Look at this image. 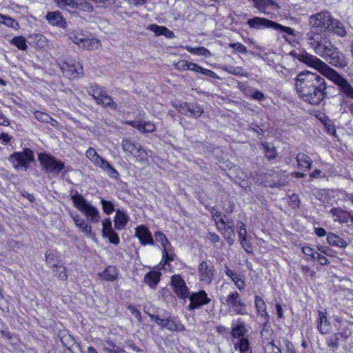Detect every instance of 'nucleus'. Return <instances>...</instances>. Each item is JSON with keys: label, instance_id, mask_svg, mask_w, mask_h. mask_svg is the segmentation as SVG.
Wrapping results in <instances>:
<instances>
[{"label": "nucleus", "instance_id": "obj_58", "mask_svg": "<svg viewBox=\"0 0 353 353\" xmlns=\"http://www.w3.org/2000/svg\"><path fill=\"white\" fill-rule=\"evenodd\" d=\"M97 8H101L104 6L112 5L116 2V0H91Z\"/></svg>", "mask_w": 353, "mask_h": 353}, {"label": "nucleus", "instance_id": "obj_19", "mask_svg": "<svg viewBox=\"0 0 353 353\" xmlns=\"http://www.w3.org/2000/svg\"><path fill=\"white\" fill-rule=\"evenodd\" d=\"M254 304L257 314L264 321L263 325L265 327L270 319V316L266 310V304L264 300L259 296H255Z\"/></svg>", "mask_w": 353, "mask_h": 353}, {"label": "nucleus", "instance_id": "obj_24", "mask_svg": "<svg viewBox=\"0 0 353 353\" xmlns=\"http://www.w3.org/2000/svg\"><path fill=\"white\" fill-rule=\"evenodd\" d=\"M254 2V7L257 8L261 13L269 14L270 12L267 10L268 7L278 8L276 3L273 0H252Z\"/></svg>", "mask_w": 353, "mask_h": 353}, {"label": "nucleus", "instance_id": "obj_9", "mask_svg": "<svg viewBox=\"0 0 353 353\" xmlns=\"http://www.w3.org/2000/svg\"><path fill=\"white\" fill-rule=\"evenodd\" d=\"M198 279L203 284H210L215 276V268L212 263L202 261L197 268Z\"/></svg>", "mask_w": 353, "mask_h": 353}, {"label": "nucleus", "instance_id": "obj_55", "mask_svg": "<svg viewBox=\"0 0 353 353\" xmlns=\"http://www.w3.org/2000/svg\"><path fill=\"white\" fill-rule=\"evenodd\" d=\"M190 63L188 61H179L174 64V67L178 70H188L190 68Z\"/></svg>", "mask_w": 353, "mask_h": 353}, {"label": "nucleus", "instance_id": "obj_22", "mask_svg": "<svg viewBox=\"0 0 353 353\" xmlns=\"http://www.w3.org/2000/svg\"><path fill=\"white\" fill-rule=\"evenodd\" d=\"M179 111L185 115L190 113V116L194 118L199 117L203 113V108L198 104H192L189 106H181Z\"/></svg>", "mask_w": 353, "mask_h": 353}, {"label": "nucleus", "instance_id": "obj_37", "mask_svg": "<svg viewBox=\"0 0 353 353\" xmlns=\"http://www.w3.org/2000/svg\"><path fill=\"white\" fill-rule=\"evenodd\" d=\"M99 105H102L104 107H109L112 110H116L117 108V104L112 99V98L105 94H103L100 100L97 103Z\"/></svg>", "mask_w": 353, "mask_h": 353}, {"label": "nucleus", "instance_id": "obj_28", "mask_svg": "<svg viewBox=\"0 0 353 353\" xmlns=\"http://www.w3.org/2000/svg\"><path fill=\"white\" fill-rule=\"evenodd\" d=\"M296 160L298 166L301 169L305 168L310 170L312 168V161L307 154L299 152L296 154Z\"/></svg>", "mask_w": 353, "mask_h": 353}, {"label": "nucleus", "instance_id": "obj_27", "mask_svg": "<svg viewBox=\"0 0 353 353\" xmlns=\"http://www.w3.org/2000/svg\"><path fill=\"white\" fill-rule=\"evenodd\" d=\"M161 272L152 271L144 276V282L152 288H155L160 281Z\"/></svg>", "mask_w": 353, "mask_h": 353}, {"label": "nucleus", "instance_id": "obj_57", "mask_svg": "<svg viewBox=\"0 0 353 353\" xmlns=\"http://www.w3.org/2000/svg\"><path fill=\"white\" fill-rule=\"evenodd\" d=\"M162 27L156 24H150L147 29L154 32L156 37L162 35Z\"/></svg>", "mask_w": 353, "mask_h": 353}, {"label": "nucleus", "instance_id": "obj_18", "mask_svg": "<svg viewBox=\"0 0 353 353\" xmlns=\"http://www.w3.org/2000/svg\"><path fill=\"white\" fill-rule=\"evenodd\" d=\"M71 218L74 222L75 225L79 230L88 236H91L92 227L89 225L85 221L81 218L78 214L71 212L70 214Z\"/></svg>", "mask_w": 353, "mask_h": 353}, {"label": "nucleus", "instance_id": "obj_30", "mask_svg": "<svg viewBox=\"0 0 353 353\" xmlns=\"http://www.w3.org/2000/svg\"><path fill=\"white\" fill-rule=\"evenodd\" d=\"M327 243L332 246H336L339 248H345L347 246L345 241L334 233H329L327 234Z\"/></svg>", "mask_w": 353, "mask_h": 353}, {"label": "nucleus", "instance_id": "obj_13", "mask_svg": "<svg viewBox=\"0 0 353 353\" xmlns=\"http://www.w3.org/2000/svg\"><path fill=\"white\" fill-rule=\"evenodd\" d=\"M171 283L176 294L181 299L188 298L190 295L188 288L180 275L175 274L171 278Z\"/></svg>", "mask_w": 353, "mask_h": 353}, {"label": "nucleus", "instance_id": "obj_29", "mask_svg": "<svg viewBox=\"0 0 353 353\" xmlns=\"http://www.w3.org/2000/svg\"><path fill=\"white\" fill-rule=\"evenodd\" d=\"M163 328H165L170 331L174 332H183L185 328V326L181 323H176L172 319L168 318L165 319L163 325Z\"/></svg>", "mask_w": 353, "mask_h": 353}, {"label": "nucleus", "instance_id": "obj_41", "mask_svg": "<svg viewBox=\"0 0 353 353\" xmlns=\"http://www.w3.org/2000/svg\"><path fill=\"white\" fill-rule=\"evenodd\" d=\"M245 332L246 328L243 323L235 325L232 329V335L234 338L243 336Z\"/></svg>", "mask_w": 353, "mask_h": 353}, {"label": "nucleus", "instance_id": "obj_20", "mask_svg": "<svg viewBox=\"0 0 353 353\" xmlns=\"http://www.w3.org/2000/svg\"><path fill=\"white\" fill-rule=\"evenodd\" d=\"M129 221V217L126 213L121 210H116V215L114 219V228L117 230L124 229Z\"/></svg>", "mask_w": 353, "mask_h": 353}, {"label": "nucleus", "instance_id": "obj_62", "mask_svg": "<svg viewBox=\"0 0 353 353\" xmlns=\"http://www.w3.org/2000/svg\"><path fill=\"white\" fill-rule=\"evenodd\" d=\"M250 97L259 101H264L265 99V95L260 91L254 90L252 93L250 94Z\"/></svg>", "mask_w": 353, "mask_h": 353}, {"label": "nucleus", "instance_id": "obj_44", "mask_svg": "<svg viewBox=\"0 0 353 353\" xmlns=\"http://www.w3.org/2000/svg\"><path fill=\"white\" fill-rule=\"evenodd\" d=\"M68 37L69 39L72 41L74 43L78 45L79 47L82 44V41L84 38V35L82 33H79L75 31H70L68 33Z\"/></svg>", "mask_w": 353, "mask_h": 353}, {"label": "nucleus", "instance_id": "obj_12", "mask_svg": "<svg viewBox=\"0 0 353 353\" xmlns=\"http://www.w3.org/2000/svg\"><path fill=\"white\" fill-rule=\"evenodd\" d=\"M102 236L107 238L110 243L117 245L120 243L118 234L112 228V223L110 218H105L102 221Z\"/></svg>", "mask_w": 353, "mask_h": 353}, {"label": "nucleus", "instance_id": "obj_63", "mask_svg": "<svg viewBox=\"0 0 353 353\" xmlns=\"http://www.w3.org/2000/svg\"><path fill=\"white\" fill-rule=\"evenodd\" d=\"M313 259H317L319 263L322 265H327L330 263V261H328V259L326 257L320 254L318 252H316V254L314 255Z\"/></svg>", "mask_w": 353, "mask_h": 353}, {"label": "nucleus", "instance_id": "obj_40", "mask_svg": "<svg viewBox=\"0 0 353 353\" xmlns=\"http://www.w3.org/2000/svg\"><path fill=\"white\" fill-rule=\"evenodd\" d=\"M0 23L4 24L8 27L17 29L19 28V23L14 19L7 15H3L0 13Z\"/></svg>", "mask_w": 353, "mask_h": 353}, {"label": "nucleus", "instance_id": "obj_25", "mask_svg": "<svg viewBox=\"0 0 353 353\" xmlns=\"http://www.w3.org/2000/svg\"><path fill=\"white\" fill-rule=\"evenodd\" d=\"M85 156L89 160L97 167H101L106 161L102 158L93 148H89L86 152Z\"/></svg>", "mask_w": 353, "mask_h": 353}, {"label": "nucleus", "instance_id": "obj_2", "mask_svg": "<svg viewBox=\"0 0 353 353\" xmlns=\"http://www.w3.org/2000/svg\"><path fill=\"white\" fill-rule=\"evenodd\" d=\"M305 39L314 53L327 59L331 65L339 68L347 65L345 55L324 34L306 33Z\"/></svg>", "mask_w": 353, "mask_h": 353}, {"label": "nucleus", "instance_id": "obj_34", "mask_svg": "<svg viewBox=\"0 0 353 353\" xmlns=\"http://www.w3.org/2000/svg\"><path fill=\"white\" fill-rule=\"evenodd\" d=\"M329 30L333 31L335 34H336L339 37H344L346 34V31L345 30L343 24L339 22L338 20H335L332 17V25L330 28L328 29Z\"/></svg>", "mask_w": 353, "mask_h": 353}, {"label": "nucleus", "instance_id": "obj_46", "mask_svg": "<svg viewBox=\"0 0 353 353\" xmlns=\"http://www.w3.org/2000/svg\"><path fill=\"white\" fill-rule=\"evenodd\" d=\"M61 9L76 8L77 3L73 0H54Z\"/></svg>", "mask_w": 353, "mask_h": 353}, {"label": "nucleus", "instance_id": "obj_3", "mask_svg": "<svg viewBox=\"0 0 353 353\" xmlns=\"http://www.w3.org/2000/svg\"><path fill=\"white\" fill-rule=\"evenodd\" d=\"M300 60L308 65L314 68L324 76L333 81L339 88L342 97L347 101L353 100V86L347 79L331 68L325 62L311 54L302 55Z\"/></svg>", "mask_w": 353, "mask_h": 353}, {"label": "nucleus", "instance_id": "obj_42", "mask_svg": "<svg viewBox=\"0 0 353 353\" xmlns=\"http://www.w3.org/2000/svg\"><path fill=\"white\" fill-rule=\"evenodd\" d=\"M100 168L105 171L109 176L112 179H117L119 177V172L107 161L104 162V164H103Z\"/></svg>", "mask_w": 353, "mask_h": 353}, {"label": "nucleus", "instance_id": "obj_14", "mask_svg": "<svg viewBox=\"0 0 353 353\" xmlns=\"http://www.w3.org/2000/svg\"><path fill=\"white\" fill-rule=\"evenodd\" d=\"M188 298L190 299V304L188 305L190 310L199 308L210 302V299L208 297V294L205 290L192 293L191 295H189Z\"/></svg>", "mask_w": 353, "mask_h": 353}, {"label": "nucleus", "instance_id": "obj_39", "mask_svg": "<svg viewBox=\"0 0 353 353\" xmlns=\"http://www.w3.org/2000/svg\"><path fill=\"white\" fill-rule=\"evenodd\" d=\"M183 48H185L187 51L194 54L203 56L205 57H209L211 56L210 52L204 47L192 48L187 46Z\"/></svg>", "mask_w": 353, "mask_h": 353}, {"label": "nucleus", "instance_id": "obj_32", "mask_svg": "<svg viewBox=\"0 0 353 353\" xmlns=\"http://www.w3.org/2000/svg\"><path fill=\"white\" fill-rule=\"evenodd\" d=\"M87 92L89 95L92 96L97 103L100 98L102 97L105 92L102 88L97 84H92L87 88Z\"/></svg>", "mask_w": 353, "mask_h": 353}, {"label": "nucleus", "instance_id": "obj_35", "mask_svg": "<svg viewBox=\"0 0 353 353\" xmlns=\"http://www.w3.org/2000/svg\"><path fill=\"white\" fill-rule=\"evenodd\" d=\"M234 348L239 350L240 353H252L250 347L248 339L242 338L234 344Z\"/></svg>", "mask_w": 353, "mask_h": 353}, {"label": "nucleus", "instance_id": "obj_26", "mask_svg": "<svg viewBox=\"0 0 353 353\" xmlns=\"http://www.w3.org/2000/svg\"><path fill=\"white\" fill-rule=\"evenodd\" d=\"M118 270L116 266L109 265L99 276L108 281H113L118 277Z\"/></svg>", "mask_w": 353, "mask_h": 353}, {"label": "nucleus", "instance_id": "obj_45", "mask_svg": "<svg viewBox=\"0 0 353 353\" xmlns=\"http://www.w3.org/2000/svg\"><path fill=\"white\" fill-rule=\"evenodd\" d=\"M225 70L229 73L236 76L248 77V73L242 67L230 66L225 68Z\"/></svg>", "mask_w": 353, "mask_h": 353}, {"label": "nucleus", "instance_id": "obj_49", "mask_svg": "<svg viewBox=\"0 0 353 353\" xmlns=\"http://www.w3.org/2000/svg\"><path fill=\"white\" fill-rule=\"evenodd\" d=\"M139 131L142 133H146V132H153L156 130L155 125L150 122V121H141V126Z\"/></svg>", "mask_w": 353, "mask_h": 353}, {"label": "nucleus", "instance_id": "obj_31", "mask_svg": "<svg viewBox=\"0 0 353 353\" xmlns=\"http://www.w3.org/2000/svg\"><path fill=\"white\" fill-rule=\"evenodd\" d=\"M163 248V261L165 263L174 260V254L173 253V248L169 241L162 245Z\"/></svg>", "mask_w": 353, "mask_h": 353}, {"label": "nucleus", "instance_id": "obj_5", "mask_svg": "<svg viewBox=\"0 0 353 353\" xmlns=\"http://www.w3.org/2000/svg\"><path fill=\"white\" fill-rule=\"evenodd\" d=\"M310 31L307 33L321 34L332 25V16L327 11H322L311 15L308 19Z\"/></svg>", "mask_w": 353, "mask_h": 353}, {"label": "nucleus", "instance_id": "obj_8", "mask_svg": "<svg viewBox=\"0 0 353 353\" xmlns=\"http://www.w3.org/2000/svg\"><path fill=\"white\" fill-rule=\"evenodd\" d=\"M121 145L123 150L134 157L137 161L144 163L148 160L147 152L140 145L135 144L128 139H124Z\"/></svg>", "mask_w": 353, "mask_h": 353}, {"label": "nucleus", "instance_id": "obj_38", "mask_svg": "<svg viewBox=\"0 0 353 353\" xmlns=\"http://www.w3.org/2000/svg\"><path fill=\"white\" fill-rule=\"evenodd\" d=\"M261 145L265 155L268 159H274L277 156L276 148L272 144L262 143Z\"/></svg>", "mask_w": 353, "mask_h": 353}, {"label": "nucleus", "instance_id": "obj_10", "mask_svg": "<svg viewBox=\"0 0 353 353\" xmlns=\"http://www.w3.org/2000/svg\"><path fill=\"white\" fill-rule=\"evenodd\" d=\"M61 70L63 74L68 78H79L83 74V65L74 59H68L63 62Z\"/></svg>", "mask_w": 353, "mask_h": 353}, {"label": "nucleus", "instance_id": "obj_53", "mask_svg": "<svg viewBox=\"0 0 353 353\" xmlns=\"http://www.w3.org/2000/svg\"><path fill=\"white\" fill-rule=\"evenodd\" d=\"M238 234L240 241L247 239V230L245 225L242 222H241L238 226Z\"/></svg>", "mask_w": 353, "mask_h": 353}, {"label": "nucleus", "instance_id": "obj_6", "mask_svg": "<svg viewBox=\"0 0 353 353\" xmlns=\"http://www.w3.org/2000/svg\"><path fill=\"white\" fill-rule=\"evenodd\" d=\"M38 160L40 162L42 170L48 174L57 175L65 168V164L63 162L48 154H39L38 156Z\"/></svg>", "mask_w": 353, "mask_h": 353}, {"label": "nucleus", "instance_id": "obj_56", "mask_svg": "<svg viewBox=\"0 0 353 353\" xmlns=\"http://www.w3.org/2000/svg\"><path fill=\"white\" fill-rule=\"evenodd\" d=\"M330 213L332 216L336 217V219H339L340 216H343V214H346V211L341 208H334L330 210Z\"/></svg>", "mask_w": 353, "mask_h": 353}, {"label": "nucleus", "instance_id": "obj_17", "mask_svg": "<svg viewBox=\"0 0 353 353\" xmlns=\"http://www.w3.org/2000/svg\"><path fill=\"white\" fill-rule=\"evenodd\" d=\"M49 24L61 28H65L67 26L66 20L63 17L62 14L57 10L48 12L46 17Z\"/></svg>", "mask_w": 353, "mask_h": 353}, {"label": "nucleus", "instance_id": "obj_16", "mask_svg": "<svg viewBox=\"0 0 353 353\" xmlns=\"http://www.w3.org/2000/svg\"><path fill=\"white\" fill-rule=\"evenodd\" d=\"M247 23L250 28L261 30L264 28L273 29L274 21L259 17H254L248 19Z\"/></svg>", "mask_w": 353, "mask_h": 353}, {"label": "nucleus", "instance_id": "obj_11", "mask_svg": "<svg viewBox=\"0 0 353 353\" xmlns=\"http://www.w3.org/2000/svg\"><path fill=\"white\" fill-rule=\"evenodd\" d=\"M225 303L232 307L237 314H248L246 305L243 302L240 294L236 291L232 292L228 295L225 299Z\"/></svg>", "mask_w": 353, "mask_h": 353}, {"label": "nucleus", "instance_id": "obj_48", "mask_svg": "<svg viewBox=\"0 0 353 353\" xmlns=\"http://www.w3.org/2000/svg\"><path fill=\"white\" fill-rule=\"evenodd\" d=\"M101 203L102 205L103 210L106 214H111L114 211H116L114 210V204L111 201H106L102 199L101 200Z\"/></svg>", "mask_w": 353, "mask_h": 353}, {"label": "nucleus", "instance_id": "obj_51", "mask_svg": "<svg viewBox=\"0 0 353 353\" xmlns=\"http://www.w3.org/2000/svg\"><path fill=\"white\" fill-rule=\"evenodd\" d=\"M273 29L279 30L281 32H283L288 35H294V31L292 28L283 26L276 22L274 23Z\"/></svg>", "mask_w": 353, "mask_h": 353}, {"label": "nucleus", "instance_id": "obj_23", "mask_svg": "<svg viewBox=\"0 0 353 353\" xmlns=\"http://www.w3.org/2000/svg\"><path fill=\"white\" fill-rule=\"evenodd\" d=\"M225 273L229 276L235 284L236 287L240 290H243L245 288V283L241 276L234 272L233 270L230 269L228 267L225 268Z\"/></svg>", "mask_w": 353, "mask_h": 353}, {"label": "nucleus", "instance_id": "obj_4", "mask_svg": "<svg viewBox=\"0 0 353 353\" xmlns=\"http://www.w3.org/2000/svg\"><path fill=\"white\" fill-rule=\"evenodd\" d=\"M71 200L74 206L87 218V220L92 223L100 221L101 216L99 210L88 201L77 191H72L70 194Z\"/></svg>", "mask_w": 353, "mask_h": 353}, {"label": "nucleus", "instance_id": "obj_59", "mask_svg": "<svg viewBox=\"0 0 353 353\" xmlns=\"http://www.w3.org/2000/svg\"><path fill=\"white\" fill-rule=\"evenodd\" d=\"M154 237L157 241L161 243V246L168 241L165 235L159 231L154 232Z\"/></svg>", "mask_w": 353, "mask_h": 353}, {"label": "nucleus", "instance_id": "obj_50", "mask_svg": "<svg viewBox=\"0 0 353 353\" xmlns=\"http://www.w3.org/2000/svg\"><path fill=\"white\" fill-rule=\"evenodd\" d=\"M320 321L318 325L319 330L322 334H326L329 332V325L327 324V319L325 316H321V314H319Z\"/></svg>", "mask_w": 353, "mask_h": 353}, {"label": "nucleus", "instance_id": "obj_47", "mask_svg": "<svg viewBox=\"0 0 353 353\" xmlns=\"http://www.w3.org/2000/svg\"><path fill=\"white\" fill-rule=\"evenodd\" d=\"M11 43L21 50H26L28 48L25 38L21 36L14 37Z\"/></svg>", "mask_w": 353, "mask_h": 353}, {"label": "nucleus", "instance_id": "obj_36", "mask_svg": "<svg viewBox=\"0 0 353 353\" xmlns=\"http://www.w3.org/2000/svg\"><path fill=\"white\" fill-rule=\"evenodd\" d=\"M101 46L100 41L95 38H83L82 44L80 47H82L86 50H92L99 48Z\"/></svg>", "mask_w": 353, "mask_h": 353}, {"label": "nucleus", "instance_id": "obj_61", "mask_svg": "<svg viewBox=\"0 0 353 353\" xmlns=\"http://www.w3.org/2000/svg\"><path fill=\"white\" fill-rule=\"evenodd\" d=\"M317 249L319 252L323 253L324 254H325L327 256H334V251L329 247L319 245L317 247Z\"/></svg>", "mask_w": 353, "mask_h": 353}, {"label": "nucleus", "instance_id": "obj_21", "mask_svg": "<svg viewBox=\"0 0 353 353\" xmlns=\"http://www.w3.org/2000/svg\"><path fill=\"white\" fill-rule=\"evenodd\" d=\"M352 334V330L349 327L343 332L336 333L334 337H331L327 339V345L332 348L334 351L339 347V336L345 339H347Z\"/></svg>", "mask_w": 353, "mask_h": 353}, {"label": "nucleus", "instance_id": "obj_52", "mask_svg": "<svg viewBox=\"0 0 353 353\" xmlns=\"http://www.w3.org/2000/svg\"><path fill=\"white\" fill-rule=\"evenodd\" d=\"M34 114L37 120L42 122L48 123L50 121H53L48 114L40 111H36Z\"/></svg>", "mask_w": 353, "mask_h": 353}, {"label": "nucleus", "instance_id": "obj_60", "mask_svg": "<svg viewBox=\"0 0 353 353\" xmlns=\"http://www.w3.org/2000/svg\"><path fill=\"white\" fill-rule=\"evenodd\" d=\"M56 254L52 252H47L46 254V261L53 268V264H55Z\"/></svg>", "mask_w": 353, "mask_h": 353}, {"label": "nucleus", "instance_id": "obj_54", "mask_svg": "<svg viewBox=\"0 0 353 353\" xmlns=\"http://www.w3.org/2000/svg\"><path fill=\"white\" fill-rule=\"evenodd\" d=\"M229 47L234 49L237 52L241 54H246L247 53V48L246 47L243 45L241 43H230Z\"/></svg>", "mask_w": 353, "mask_h": 353}, {"label": "nucleus", "instance_id": "obj_43", "mask_svg": "<svg viewBox=\"0 0 353 353\" xmlns=\"http://www.w3.org/2000/svg\"><path fill=\"white\" fill-rule=\"evenodd\" d=\"M53 272H56V276H57L61 280H66L68 278V274L66 272L65 268L62 265L59 264H53V268H52Z\"/></svg>", "mask_w": 353, "mask_h": 353}, {"label": "nucleus", "instance_id": "obj_15", "mask_svg": "<svg viewBox=\"0 0 353 353\" xmlns=\"http://www.w3.org/2000/svg\"><path fill=\"white\" fill-rule=\"evenodd\" d=\"M135 236L139 239L141 245H154L151 232L143 225H139L135 228Z\"/></svg>", "mask_w": 353, "mask_h": 353}, {"label": "nucleus", "instance_id": "obj_1", "mask_svg": "<svg viewBox=\"0 0 353 353\" xmlns=\"http://www.w3.org/2000/svg\"><path fill=\"white\" fill-rule=\"evenodd\" d=\"M295 87L299 97L312 105H319L325 96V79L309 71L297 75Z\"/></svg>", "mask_w": 353, "mask_h": 353}, {"label": "nucleus", "instance_id": "obj_64", "mask_svg": "<svg viewBox=\"0 0 353 353\" xmlns=\"http://www.w3.org/2000/svg\"><path fill=\"white\" fill-rule=\"evenodd\" d=\"M128 310L131 312V314L137 319V320L141 322V312L137 310L136 309L134 306L132 305H129L128 307Z\"/></svg>", "mask_w": 353, "mask_h": 353}, {"label": "nucleus", "instance_id": "obj_7", "mask_svg": "<svg viewBox=\"0 0 353 353\" xmlns=\"http://www.w3.org/2000/svg\"><path fill=\"white\" fill-rule=\"evenodd\" d=\"M10 161L15 169L23 168L27 170L29 164L34 161V154L30 149L26 148L21 152L13 153L10 157Z\"/></svg>", "mask_w": 353, "mask_h": 353}, {"label": "nucleus", "instance_id": "obj_33", "mask_svg": "<svg viewBox=\"0 0 353 353\" xmlns=\"http://www.w3.org/2000/svg\"><path fill=\"white\" fill-rule=\"evenodd\" d=\"M273 174L275 175V178L272 183L268 184L270 187H283L286 185L288 181L285 176L282 172H273Z\"/></svg>", "mask_w": 353, "mask_h": 353}]
</instances>
